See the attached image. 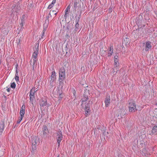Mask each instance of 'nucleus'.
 I'll return each mask as SVG.
<instances>
[{"instance_id": "2eb2a0df", "label": "nucleus", "mask_w": 157, "mask_h": 157, "mask_svg": "<svg viewBox=\"0 0 157 157\" xmlns=\"http://www.w3.org/2000/svg\"><path fill=\"white\" fill-rule=\"evenodd\" d=\"M110 97L109 96H107L105 99V106L108 107L109 106L110 104Z\"/></svg>"}, {"instance_id": "423d86ee", "label": "nucleus", "mask_w": 157, "mask_h": 157, "mask_svg": "<svg viewBox=\"0 0 157 157\" xmlns=\"http://www.w3.org/2000/svg\"><path fill=\"white\" fill-rule=\"evenodd\" d=\"M56 73L55 71H53L52 72V74L50 77L51 80L49 81L50 84L52 86L53 85V82H55L56 80Z\"/></svg>"}, {"instance_id": "9b49d317", "label": "nucleus", "mask_w": 157, "mask_h": 157, "mask_svg": "<svg viewBox=\"0 0 157 157\" xmlns=\"http://www.w3.org/2000/svg\"><path fill=\"white\" fill-rule=\"evenodd\" d=\"M47 105L48 103L46 99L44 98L41 100L40 102V105L41 106H47Z\"/></svg>"}, {"instance_id": "b1692460", "label": "nucleus", "mask_w": 157, "mask_h": 157, "mask_svg": "<svg viewBox=\"0 0 157 157\" xmlns=\"http://www.w3.org/2000/svg\"><path fill=\"white\" fill-rule=\"evenodd\" d=\"M11 87L12 88L14 89L16 87V84L14 82H13L11 83Z\"/></svg>"}, {"instance_id": "5701e85b", "label": "nucleus", "mask_w": 157, "mask_h": 157, "mask_svg": "<svg viewBox=\"0 0 157 157\" xmlns=\"http://www.w3.org/2000/svg\"><path fill=\"white\" fill-rule=\"evenodd\" d=\"M119 59L118 56H116L114 57V62H118Z\"/></svg>"}, {"instance_id": "412c9836", "label": "nucleus", "mask_w": 157, "mask_h": 157, "mask_svg": "<svg viewBox=\"0 0 157 157\" xmlns=\"http://www.w3.org/2000/svg\"><path fill=\"white\" fill-rule=\"evenodd\" d=\"M48 24L49 22H48V21H47L46 22H45V23L44 24L43 30H45V31H46L47 28L48 27Z\"/></svg>"}, {"instance_id": "bb28decb", "label": "nucleus", "mask_w": 157, "mask_h": 157, "mask_svg": "<svg viewBox=\"0 0 157 157\" xmlns=\"http://www.w3.org/2000/svg\"><path fill=\"white\" fill-rule=\"evenodd\" d=\"M15 80L17 82L19 80V78L18 76V75L17 74H15Z\"/></svg>"}, {"instance_id": "a211bd4d", "label": "nucleus", "mask_w": 157, "mask_h": 157, "mask_svg": "<svg viewBox=\"0 0 157 157\" xmlns=\"http://www.w3.org/2000/svg\"><path fill=\"white\" fill-rule=\"evenodd\" d=\"M43 133L44 136H46L47 134L48 133V131L47 128V127L46 126H44L43 128Z\"/></svg>"}, {"instance_id": "58836bf2", "label": "nucleus", "mask_w": 157, "mask_h": 157, "mask_svg": "<svg viewBox=\"0 0 157 157\" xmlns=\"http://www.w3.org/2000/svg\"><path fill=\"white\" fill-rule=\"evenodd\" d=\"M52 12H53L54 13V14H55L56 15V14H57V13H55V12H56V11H55V10H52Z\"/></svg>"}, {"instance_id": "2f4dec72", "label": "nucleus", "mask_w": 157, "mask_h": 157, "mask_svg": "<svg viewBox=\"0 0 157 157\" xmlns=\"http://www.w3.org/2000/svg\"><path fill=\"white\" fill-rule=\"evenodd\" d=\"M54 5L52 4H50L48 6V8L49 9H50Z\"/></svg>"}, {"instance_id": "72a5a7b5", "label": "nucleus", "mask_w": 157, "mask_h": 157, "mask_svg": "<svg viewBox=\"0 0 157 157\" xmlns=\"http://www.w3.org/2000/svg\"><path fill=\"white\" fill-rule=\"evenodd\" d=\"M113 74H116L117 73V71L116 70V71H115V68H113Z\"/></svg>"}, {"instance_id": "c85d7f7f", "label": "nucleus", "mask_w": 157, "mask_h": 157, "mask_svg": "<svg viewBox=\"0 0 157 157\" xmlns=\"http://www.w3.org/2000/svg\"><path fill=\"white\" fill-rule=\"evenodd\" d=\"M49 17H50V16L49 15L47 16L46 18L45 22H46L47 21H48V22H49Z\"/></svg>"}, {"instance_id": "dca6fc26", "label": "nucleus", "mask_w": 157, "mask_h": 157, "mask_svg": "<svg viewBox=\"0 0 157 157\" xmlns=\"http://www.w3.org/2000/svg\"><path fill=\"white\" fill-rule=\"evenodd\" d=\"M4 122L3 121H1L0 122V134L2 133L4 128Z\"/></svg>"}, {"instance_id": "79ce46f5", "label": "nucleus", "mask_w": 157, "mask_h": 157, "mask_svg": "<svg viewBox=\"0 0 157 157\" xmlns=\"http://www.w3.org/2000/svg\"><path fill=\"white\" fill-rule=\"evenodd\" d=\"M49 15H50L51 16H50V17H51V14H50V13H49Z\"/></svg>"}, {"instance_id": "6e6552de", "label": "nucleus", "mask_w": 157, "mask_h": 157, "mask_svg": "<svg viewBox=\"0 0 157 157\" xmlns=\"http://www.w3.org/2000/svg\"><path fill=\"white\" fill-rule=\"evenodd\" d=\"M88 99V97L87 96H84L83 98H82L81 101L82 102L81 105L82 107H85L86 105L87 104H89L88 103H87L86 101Z\"/></svg>"}, {"instance_id": "c9c22d12", "label": "nucleus", "mask_w": 157, "mask_h": 157, "mask_svg": "<svg viewBox=\"0 0 157 157\" xmlns=\"http://www.w3.org/2000/svg\"><path fill=\"white\" fill-rule=\"evenodd\" d=\"M63 94H60L59 95V98H60L61 99L63 97Z\"/></svg>"}, {"instance_id": "4c0bfd02", "label": "nucleus", "mask_w": 157, "mask_h": 157, "mask_svg": "<svg viewBox=\"0 0 157 157\" xmlns=\"http://www.w3.org/2000/svg\"><path fill=\"white\" fill-rule=\"evenodd\" d=\"M10 88H8L6 90L8 92H10Z\"/></svg>"}, {"instance_id": "cd10ccee", "label": "nucleus", "mask_w": 157, "mask_h": 157, "mask_svg": "<svg viewBox=\"0 0 157 157\" xmlns=\"http://www.w3.org/2000/svg\"><path fill=\"white\" fill-rule=\"evenodd\" d=\"M49 17H50V16L49 15L47 16L46 18L45 22H46L47 21H48V22H49Z\"/></svg>"}, {"instance_id": "f704fd0d", "label": "nucleus", "mask_w": 157, "mask_h": 157, "mask_svg": "<svg viewBox=\"0 0 157 157\" xmlns=\"http://www.w3.org/2000/svg\"><path fill=\"white\" fill-rule=\"evenodd\" d=\"M56 0H53L51 3V4L54 5V4L56 3Z\"/></svg>"}, {"instance_id": "f8f14e48", "label": "nucleus", "mask_w": 157, "mask_h": 157, "mask_svg": "<svg viewBox=\"0 0 157 157\" xmlns=\"http://www.w3.org/2000/svg\"><path fill=\"white\" fill-rule=\"evenodd\" d=\"M35 91L33 89L30 91V99L31 101H32L34 98V94Z\"/></svg>"}, {"instance_id": "0eeeda50", "label": "nucleus", "mask_w": 157, "mask_h": 157, "mask_svg": "<svg viewBox=\"0 0 157 157\" xmlns=\"http://www.w3.org/2000/svg\"><path fill=\"white\" fill-rule=\"evenodd\" d=\"M20 9V7L18 6L15 5H13L12 6V13L14 14L16 13V14H17V13H18Z\"/></svg>"}, {"instance_id": "f257e3e1", "label": "nucleus", "mask_w": 157, "mask_h": 157, "mask_svg": "<svg viewBox=\"0 0 157 157\" xmlns=\"http://www.w3.org/2000/svg\"><path fill=\"white\" fill-rule=\"evenodd\" d=\"M35 49L34 50V52L32 55V59L30 61V64L32 65L33 70H34L36 63L37 61V57L39 51V45L35 46Z\"/></svg>"}, {"instance_id": "6ab92c4d", "label": "nucleus", "mask_w": 157, "mask_h": 157, "mask_svg": "<svg viewBox=\"0 0 157 157\" xmlns=\"http://www.w3.org/2000/svg\"><path fill=\"white\" fill-rule=\"evenodd\" d=\"M108 56L110 57L112 56L113 53V48L111 46L109 48V50L108 52Z\"/></svg>"}, {"instance_id": "9d476101", "label": "nucleus", "mask_w": 157, "mask_h": 157, "mask_svg": "<svg viewBox=\"0 0 157 157\" xmlns=\"http://www.w3.org/2000/svg\"><path fill=\"white\" fill-rule=\"evenodd\" d=\"M151 48V42L149 41H147L145 45V50L148 51Z\"/></svg>"}, {"instance_id": "7c9ffc66", "label": "nucleus", "mask_w": 157, "mask_h": 157, "mask_svg": "<svg viewBox=\"0 0 157 157\" xmlns=\"http://www.w3.org/2000/svg\"><path fill=\"white\" fill-rule=\"evenodd\" d=\"M18 67V64H17L16 65V73L15 74L18 75V70H17V67Z\"/></svg>"}, {"instance_id": "4be33fe9", "label": "nucleus", "mask_w": 157, "mask_h": 157, "mask_svg": "<svg viewBox=\"0 0 157 157\" xmlns=\"http://www.w3.org/2000/svg\"><path fill=\"white\" fill-rule=\"evenodd\" d=\"M114 68H115V70L117 71L118 69V66L119 65V63L118 62H114Z\"/></svg>"}, {"instance_id": "c756f323", "label": "nucleus", "mask_w": 157, "mask_h": 157, "mask_svg": "<svg viewBox=\"0 0 157 157\" xmlns=\"http://www.w3.org/2000/svg\"><path fill=\"white\" fill-rule=\"evenodd\" d=\"M25 15H23L22 16V18L21 19V21H23L25 22Z\"/></svg>"}, {"instance_id": "4468645a", "label": "nucleus", "mask_w": 157, "mask_h": 157, "mask_svg": "<svg viewBox=\"0 0 157 157\" xmlns=\"http://www.w3.org/2000/svg\"><path fill=\"white\" fill-rule=\"evenodd\" d=\"M25 105L23 104L21 108L20 113V114L21 116L24 117L25 112Z\"/></svg>"}, {"instance_id": "1a4fd4ad", "label": "nucleus", "mask_w": 157, "mask_h": 157, "mask_svg": "<svg viewBox=\"0 0 157 157\" xmlns=\"http://www.w3.org/2000/svg\"><path fill=\"white\" fill-rule=\"evenodd\" d=\"M85 110V116L87 117L90 114V109L89 104H87L85 107H82Z\"/></svg>"}, {"instance_id": "a878e982", "label": "nucleus", "mask_w": 157, "mask_h": 157, "mask_svg": "<svg viewBox=\"0 0 157 157\" xmlns=\"http://www.w3.org/2000/svg\"><path fill=\"white\" fill-rule=\"evenodd\" d=\"M45 31L43 30V31L42 32V35H41V37L40 39V40L42 39H44V33H45Z\"/></svg>"}, {"instance_id": "ddd939ff", "label": "nucleus", "mask_w": 157, "mask_h": 157, "mask_svg": "<svg viewBox=\"0 0 157 157\" xmlns=\"http://www.w3.org/2000/svg\"><path fill=\"white\" fill-rule=\"evenodd\" d=\"M70 5H69L65 10V14L64 16L65 19H66L69 16V14L70 11Z\"/></svg>"}, {"instance_id": "a19ab883", "label": "nucleus", "mask_w": 157, "mask_h": 157, "mask_svg": "<svg viewBox=\"0 0 157 157\" xmlns=\"http://www.w3.org/2000/svg\"><path fill=\"white\" fill-rule=\"evenodd\" d=\"M57 157H59V155H58L57 156Z\"/></svg>"}, {"instance_id": "20e7f679", "label": "nucleus", "mask_w": 157, "mask_h": 157, "mask_svg": "<svg viewBox=\"0 0 157 157\" xmlns=\"http://www.w3.org/2000/svg\"><path fill=\"white\" fill-rule=\"evenodd\" d=\"M65 70L63 67L60 68L59 72V81L60 82L63 81L65 78Z\"/></svg>"}, {"instance_id": "f03ea898", "label": "nucleus", "mask_w": 157, "mask_h": 157, "mask_svg": "<svg viewBox=\"0 0 157 157\" xmlns=\"http://www.w3.org/2000/svg\"><path fill=\"white\" fill-rule=\"evenodd\" d=\"M32 149L34 151L36 150V146L40 143L39 138L36 136L31 137Z\"/></svg>"}, {"instance_id": "473e14b6", "label": "nucleus", "mask_w": 157, "mask_h": 157, "mask_svg": "<svg viewBox=\"0 0 157 157\" xmlns=\"http://www.w3.org/2000/svg\"><path fill=\"white\" fill-rule=\"evenodd\" d=\"M24 21H21V23L20 24L22 28L24 25Z\"/></svg>"}, {"instance_id": "7ed1b4c3", "label": "nucleus", "mask_w": 157, "mask_h": 157, "mask_svg": "<svg viewBox=\"0 0 157 157\" xmlns=\"http://www.w3.org/2000/svg\"><path fill=\"white\" fill-rule=\"evenodd\" d=\"M128 106L129 109V112H134L137 110L135 102L133 101H130Z\"/></svg>"}, {"instance_id": "ea45409f", "label": "nucleus", "mask_w": 157, "mask_h": 157, "mask_svg": "<svg viewBox=\"0 0 157 157\" xmlns=\"http://www.w3.org/2000/svg\"><path fill=\"white\" fill-rule=\"evenodd\" d=\"M67 30H69V25L68 26H67Z\"/></svg>"}, {"instance_id": "aec40b11", "label": "nucleus", "mask_w": 157, "mask_h": 157, "mask_svg": "<svg viewBox=\"0 0 157 157\" xmlns=\"http://www.w3.org/2000/svg\"><path fill=\"white\" fill-rule=\"evenodd\" d=\"M76 24L75 25V29L74 31L75 32H76L77 30H78L79 29V25L78 23V20H76Z\"/></svg>"}, {"instance_id": "e433bc0d", "label": "nucleus", "mask_w": 157, "mask_h": 157, "mask_svg": "<svg viewBox=\"0 0 157 157\" xmlns=\"http://www.w3.org/2000/svg\"><path fill=\"white\" fill-rule=\"evenodd\" d=\"M77 2H75L74 3V6L75 7L76 6H77Z\"/></svg>"}, {"instance_id": "393cba45", "label": "nucleus", "mask_w": 157, "mask_h": 157, "mask_svg": "<svg viewBox=\"0 0 157 157\" xmlns=\"http://www.w3.org/2000/svg\"><path fill=\"white\" fill-rule=\"evenodd\" d=\"M23 117L20 116V117H19L18 120L17 121V124H19L22 120Z\"/></svg>"}, {"instance_id": "39448f33", "label": "nucleus", "mask_w": 157, "mask_h": 157, "mask_svg": "<svg viewBox=\"0 0 157 157\" xmlns=\"http://www.w3.org/2000/svg\"><path fill=\"white\" fill-rule=\"evenodd\" d=\"M63 135L62 133L60 131H58L57 133L56 139L58 144V147H59L60 146V143L63 139Z\"/></svg>"}, {"instance_id": "f3484780", "label": "nucleus", "mask_w": 157, "mask_h": 157, "mask_svg": "<svg viewBox=\"0 0 157 157\" xmlns=\"http://www.w3.org/2000/svg\"><path fill=\"white\" fill-rule=\"evenodd\" d=\"M157 134V126H154L152 129L151 132L150 133L151 135Z\"/></svg>"}]
</instances>
